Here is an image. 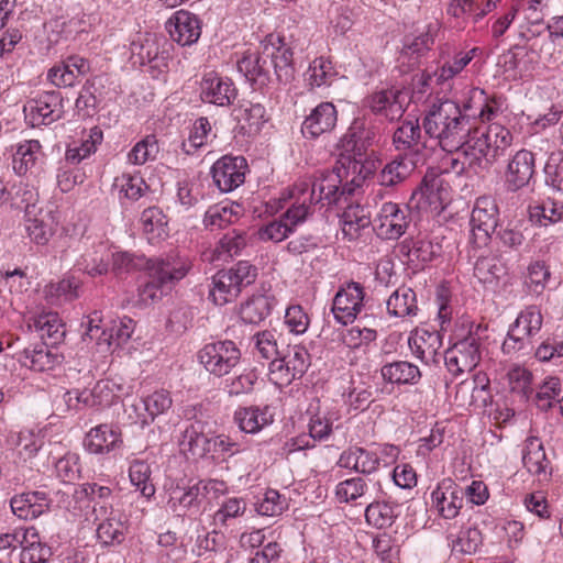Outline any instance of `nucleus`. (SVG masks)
Masks as SVG:
<instances>
[{
	"mask_svg": "<svg viewBox=\"0 0 563 563\" xmlns=\"http://www.w3.org/2000/svg\"><path fill=\"white\" fill-rule=\"evenodd\" d=\"M465 103L463 109L451 99L432 102L423 117L424 133L446 152H455L467 162L471 169L493 166L511 146L514 135L509 129L493 122L486 128H475Z\"/></svg>",
	"mask_w": 563,
	"mask_h": 563,
	"instance_id": "f257e3e1",
	"label": "nucleus"
},
{
	"mask_svg": "<svg viewBox=\"0 0 563 563\" xmlns=\"http://www.w3.org/2000/svg\"><path fill=\"white\" fill-rule=\"evenodd\" d=\"M257 276V268L247 261H240L229 269L219 271L212 277V287L209 298L218 306L233 301L242 288L253 284Z\"/></svg>",
	"mask_w": 563,
	"mask_h": 563,
	"instance_id": "f03ea898",
	"label": "nucleus"
},
{
	"mask_svg": "<svg viewBox=\"0 0 563 563\" xmlns=\"http://www.w3.org/2000/svg\"><path fill=\"white\" fill-rule=\"evenodd\" d=\"M542 322L540 309L527 307L510 325L501 345L503 352L510 356L529 354L533 350L532 338L541 330Z\"/></svg>",
	"mask_w": 563,
	"mask_h": 563,
	"instance_id": "7ed1b4c3",
	"label": "nucleus"
},
{
	"mask_svg": "<svg viewBox=\"0 0 563 563\" xmlns=\"http://www.w3.org/2000/svg\"><path fill=\"white\" fill-rule=\"evenodd\" d=\"M499 209L490 196H481L475 200L470 219V244L473 250L488 245L498 223Z\"/></svg>",
	"mask_w": 563,
	"mask_h": 563,
	"instance_id": "20e7f679",
	"label": "nucleus"
},
{
	"mask_svg": "<svg viewBox=\"0 0 563 563\" xmlns=\"http://www.w3.org/2000/svg\"><path fill=\"white\" fill-rule=\"evenodd\" d=\"M197 356L209 374L223 377L240 363L241 351L233 341L224 340L206 344Z\"/></svg>",
	"mask_w": 563,
	"mask_h": 563,
	"instance_id": "39448f33",
	"label": "nucleus"
},
{
	"mask_svg": "<svg viewBox=\"0 0 563 563\" xmlns=\"http://www.w3.org/2000/svg\"><path fill=\"white\" fill-rule=\"evenodd\" d=\"M340 168L319 172L312 181H309L310 202L321 206H331L338 203L343 196L353 194L354 188L350 185L342 186V176Z\"/></svg>",
	"mask_w": 563,
	"mask_h": 563,
	"instance_id": "423d86ee",
	"label": "nucleus"
},
{
	"mask_svg": "<svg viewBox=\"0 0 563 563\" xmlns=\"http://www.w3.org/2000/svg\"><path fill=\"white\" fill-rule=\"evenodd\" d=\"M95 521H99L97 527V538L104 545L120 544L128 531V518L125 514L112 507V505H101L97 503L92 506Z\"/></svg>",
	"mask_w": 563,
	"mask_h": 563,
	"instance_id": "0eeeda50",
	"label": "nucleus"
},
{
	"mask_svg": "<svg viewBox=\"0 0 563 563\" xmlns=\"http://www.w3.org/2000/svg\"><path fill=\"white\" fill-rule=\"evenodd\" d=\"M37 192L30 191L27 207H25L24 227L32 242L46 245L54 235L57 219L52 210L36 206Z\"/></svg>",
	"mask_w": 563,
	"mask_h": 563,
	"instance_id": "6e6552de",
	"label": "nucleus"
},
{
	"mask_svg": "<svg viewBox=\"0 0 563 563\" xmlns=\"http://www.w3.org/2000/svg\"><path fill=\"white\" fill-rule=\"evenodd\" d=\"M27 122L34 128L48 125L62 118L63 98L59 91H44L30 99L24 106Z\"/></svg>",
	"mask_w": 563,
	"mask_h": 563,
	"instance_id": "1a4fd4ad",
	"label": "nucleus"
},
{
	"mask_svg": "<svg viewBox=\"0 0 563 563\" xmlns=\"http://www.w3.org/2000/svg\"><path fill=\"white\" fill-rule=\"evenodd\" d=\"M410 211L394 202H385L376 218L373 229L384 240H397L402 236L410 223Z\"/></svg>",
	"mask_w": 563,
	"mask_h": 563,
	"instance_id": "9d476101",
	"label": "nucleus"
},
{
	"mask_svg": "<svg viewBox=\"0 0 563 563\" xmlns=\"http://www.w3.org/2000/svg\"><path fill=\"white\" fill-rule=\"evenodd\" d=\"M479 361V339L475 335H468L456 342L444 354L445 366L455 377L473 371Z\"/></svg>",
	"mask_w": 563,
	"mask_h": 563,
	"instance_id": "9b49d317",
	"label": "nucleus"
},
{
	"mask_svg": "<svg viewBox=\"0 0 563 563\" xmlns=\"http://www.w3.org/2000/svg\"><path fill=\"white\" fill-rule=\"evenodd\" d=\"M536 173V157L531 151L519 150L508 161L504 173V188L515 194L526 188Z\"/></svg>",
	"mask_w": 563,
	"mask_h": 563,
	"instance_id": "f8f14e48",
	"label": "nucleus"
},
{
	"mask_svg": "<svg viewBox=\"0 0 563 563\" xmlns=\"http://www.w3.org/2000/svg\"><path fill=\"white\" fill-rule=\"evenodd\" d=\"M217 481L208 483L199 481L192 485L172 488L168 494L167 507L177 516H185L188 510H198L202 498L206 497L209 489H217Z\"/></svg>",
	"mask_w": 563,
	"mask_h": 563,
	"instance_id": "ddd939ff",
	"label": "nucleus"
},
{
	"mask_svg": "<svg viewBox=\"0 0 563 563\" xmlns=\"http://www.w3.org/2000/svg\"><path fill=\"white\" fill-rule=\"evenodd\" d=\"M364 288L360 283L351 282L339 289L332 302L334 319L341 324L352 323L363 308Z\"/></svg>",
	"mask_w": 563,
	"mask_h": 563,
	"instance_id": "4468645a",
	"label": "nucleus"
},
{
	"mask_svg": "<svg viewBox=\"0 0 563 563\" xmlns=\"http://www.w3.org/2000/svg\"><path fill=\"white\" fill-rule=\"evenodd\" d=\"M553 41L538 40L528 48L516 47L505 55V66L509 69L520 68L525 71L533 69V65L543 60L551 63L553 59Z\"/></svg>",
	"mask_w": 563,
	"mask_h": 563,
	"instance_id": "2eb2a0df",
	"label": "nucleus"
},
{
	"mask_svg": "<svg viewBox=\"0 0 563 563\" xmlns=\"http://www.w3.org/2000/svg\"><path fill=\"white\" fill-rule=\"evenodd\" d=\"M246 167L244 157L225 155L211 168L213 181L222 192H230L244 183Z\"/></svg>",
	"mask_w": 563,
	"mask_h": 563,
	"instance_id": "dca6fc26",
	"label": "nucleus"
},
{
	"mask_svg": "<svg viewBox=\"0 0 563 563\" xmlns=\"http://www.w3.org/2000/svg\"><path fill=\"white\" fill-rule=\"evenodd\" d=\"M170 38L181 46L195 44L201 35V21L185 10L176 11L165 25Z\"/></svg>",
	"mask_w": 563,
	"mask_h": 563,
	"instance_id": "f3484780",
	"label": "nucleus"
},
{
	"mask_svg": "<svg viewBox=\"0 0 563 563\" xmlns=\"http://www.w3.org/2000/svg\"><path fill=\"white\" fill-rule=\"evenodd\" d=\"M148 276H156L170 288L183 279L191 267V262L186 256L169 253L164 257L150 258Z\"/></svg>",
	"mask_w": 563,
	"mask_h": 563,
	"instance_id": "a211bd4d",
	"label": "nucleus"
},
{
	"mask_svg": "<svg viewBox=\"0 0 563 563\" xmlns=\"http://www.w3.org/2000/svg\"><path fill=\"white\" fill-rule=\"evenodd\" d=\"M236 98V89L229 78H223L214 71L206 74L201 81V99L203 102L219 107H228Z\"/></svg>",
	"mask_w": 563,
	"mask_h": 563,
	"instance_id": "6ab92c4d",
	"label": "nucleus"
},
{
	"mask_svg": "<svg viewBox=\"0 0 563 563\" xmlns=\"http://www.w3.org/2000/svg\"><path fill=\"white\" fill-rule=\"evenodd\" d=\"M464 498V488L450 478L443 479L432 493L433 504L439 514L445 519H453L459 515Z\"/></svg>",
	"mask_w": 563,
	"mask_h": 563,
	"instance_id": "aec40b11",
	"label": "nucleus"
},
{
	"mask_svg": "<svg viewBox=\"0 0 563 563\" xmlns=\"http://www.w3.org/2000/svg\"><path fill=\"white\" fill-rule=\"evenodd\" d=\"M225 442L221 437L209 438L202 430V424H189L181 432L179 446L183 452H189L192 456L202 457L217 446L225 450Z\"/></svg>",
	"mask_w": 563,
	"mask_h": 563,
	"instance_id": "412c9836",
	"label": "nucleus"
},
{
	"mask_svg": "<svg viewBox=\"0 0 563 563\" xmlns=\"http://www.w3.org/2000/svg\"><path fill=\"white\" fill-rule=\"evenodd\" d=\"M408 93L400 89H385L368 98V107L376 114H382L389 121L398 120L405 112Z\"/></svg>",
	"mask_w": 563,
	"mask_h": 563,
	"instance_id": "4be33fe9",
	"label": "nucleus"
},
{
	"mask_svg": "<svg viewBox=\"0 0 563 563\" xmlns=\"http://www.w3.org/2000/svg\"><path fill=\"white\" fill-rule=\"evenodd\" d=\"M338 111L332 102H321L306 117L301 132L306 137L316 139L331 132L336 125Z\"/></svg>",
	"mask_w": 563,
	"mask_h": 563,
	"instance_id": "5701e85b",
	"label": "nucleus"
},
{
	"mask_svg": "<svg viewBox=\"0 0 563 563\" xmlns=\"http://www.w3.org/2000/svg\"><path fill=\"white\" fill-rule=\"evenodd\" d=\"M408 345L411 353L424 364H435L439 362V350L442 346V340L437 331L417 329L411 332L408 339Z\"/></svg>",
	"mask_w": 563,
	"mask_h": 563,
	"instance_id": "b1692460",
	"label": "nucleus"
},
{
	"mask_svg": "<svg viewBox=\"0 0 563 563\" xmlns=\"http://www.w3.org/2000/svg\"><path fill=\"white\" fill-rule=\"evenodd\" d=\"M49 504L47 494L42 490L22 493L10 501L12 512L23 520L36 519L48 510Z\"/></svg>",
	"mask_w": 563,
	"mask_h": 563,
	"instance_id": "393cba45",
	"label": "nucleus"
},
{
	"mask_svg": "<svg viewBox=\"0 0 563 563\" xmlns=\"http://www.w3.org/2000/svg\"><path fill=\"white\" fill-rule=\"evenodd\" d=\"M309 183L300 180L296 183L289 190V198L294 200L291 206L284 213L283 219L291 227V229L306 220L310 213L313 202H310Z\"/></svg>",
	"mask_w": 563,
	"mask_h": 563,
	"instance_id": "a878e982",
	"label": "nucleus"
},
{
	"mask_svg": "<svg viewBox=\"0 0 563 563\" xmlns=\"http://www.w3.org/2000/svg\"><path fill=\"white\" fill-rule=\"evenodd\" d=\"M121 443V431L118 424H97L86 434L85 445L91 453H104Z\"/></svg>",
	"mask_w": 563,
	"mask_h": 563,
	"instance_id": "bb28decb",
	"label": "nucleus"
},
{
	"mask_svg": "<svg viewBox=\"0 0 563 563\" xmlns=\"http://www.w3.org/2000/svg\"><path fill=\"white\" fill-rule=\"evenodd\" d=\"M522 463L527 471L539 478L547 481L550 476L548 472L549 461L545 456L542 442L538 437H529L522 455Z\"/></svg>",
	"mask_w": 563,
	"mask_h": 563,
	"instance_id": "cd10ccee",
	"label": "nucleus"
},
{
	"mask_svg": "<svg viewBox=\"0 0 563 563\" xmlns=\"http://www.w3.org/2000/svg\"><path fill=\"white\" fill-rule=\"evenodd\" d=\"M280 45L275 47L274 44L269 47L264 46V54L271 59L269 64L273 65L277 80L282 84H288L292 80L295 68L292 66V51L278 38Z\"/></svg>",
	"mask_w": 563,
	"mask_h": 563,
	"instance_id": "c85d7f7f",
	"label": "nucleus"
},
{
	"mask_svg": "<svg viewBox=\"0 0 563 563\" xmlns=\"http://www.w3.org/2000/svg\"><path fill=\"white\" fill-rule=\"evenodd\" d=\"M276 305L277 299L272 294L254 295L241 306L240 317L245 323L258 324L271 314Z\"/></svg>",
	"mask_w": 563,
	"mask_h": 563,
	"instance_id": "c756f323",
	"label": "nucleus"
},
{
	"mask_svg": "<svg viewBox=\"0 0 563 563\" xmlns=\"http://www.w3.org/2000/svg\"><path fill=\"white\" fill-rule=\"evenodd\" d=\"M21 548V563H46L52 556L51 548L41 541L37 530L33 527L23 531Z\"/></svg>",
	"mask_w": 563,
	"mask_h": 563,
	"instance_id": "7c9ffc66",
	"label": "nucleus"
},
{
	"mask_svg": "<svg viewBox=\"0 0 563 563\" xmlns=\"http://www.w3.org/2000/svg\"><path fill=\"white\" fill-rule=\"evenodd\" d=\"M34 328L38 332L45 346H56L64 341L65 325L55 312L38 316L34 320Z\"/></svg>",
	"mask_w": 563,
	"mask_h": 563,
	"instance_id": "2f4dec72",
	"label": "nucleus"
},
{
	"mask_svg": "<svg viewBox=\"0 0 563 563\" xmlns=\"http://www.w3.org/2000/svg\"><path fill=\"white\" fill-rule=\"evenodd\" d=\"M380 374L385 382L398 385H415L421 378L419 367L407 361L385 364L380 368Z\"/></svg>",
	"mask_w": 563,
	"mask_h": 563,
	"instance_id": "473e14b6",
	"label": "nucleus"
},
{
	"mask_svg": "<svg viewBox=\"0 0 563 563\" xmlns=\"http://www.w3.org/2000/svg\"><path fill=\"white\" fill-rule=\"evenodd\" d=\"M415 167L412 158L399 155L384 166L378 175V183L385 187H394L409 177Z\"/></svg>",
	"mask_w": 563,
	"mask_h": 563,
	"instance_id": "72a5a7b5",
	"label": "nucleus"
},
{
	"mask_svg": "<svg viewBox=\"0 0 563 563\" xmlns=\"http://www.w3.org/2000/svg\"><path fill=\"white\" fill-rule=\"evenodd\" d=\"M142 231L148 242L153 243L167 235V218L158 207H148L140 217Z\"/></svg>",
	"mask_w": 563,
	"mask_h": 563,
	"instance_id": "f704fd0d",
	"label": "nucleus"
},
{
	"mask_svg": "<svg viewBox=\"0 0 563 563\" xmlns=\"http://www.w3.org/2000/svg\"><path fill=\"white\" fill-rule=\"evenodd\" d=\"M266 110L261 103L243 102L236 110L235 118L240 130L247 135L256 134L266 121Z\"/></svg>",
	"mask_w": 563,
	"mask_h": 563,
	"instance_id": "c9c22d12",
	"label": "nucleus"
},
{
	"mask_svg": "<svg viewBox=\"0 0 563 563\" xmlns=\"http://www.w3.org/2000/svg\"><path fill=\"white\" fill-rule=\"evenodd\" d=\"M387 310L396 317H415L418 313L416 292L401 286L397 288L387 300Z\"/></svg>",
	"mask_w": 563,
	"mask_h": 563,
	"instance_id": "e433bc0d",
	"label": "nucleus"
},
{
	"mask_svg": "<svg viewBox=\"0 0 563 563\" xmlns=\"http://www.w3.org/2000/svg\"><path fill=\"white\" fill-rule=\"evenodd\" d=\"M107 385L97 383L92 390L74 388L64 394L65 406L68 411H81L101 404L98 393H102Z\"/></svg>",
	"mask_w": 563,
	"mask_h": 563,
	"instance_id": "4c0bfd02",
	"label": "nucleus"
},
{
	"mask_svg": "<svg viewBox=\"0 0 563 563\" xmlns=\"http://www.w3.org/2000/svg\"><path fill=\"white\" fill-rule=\"evenodd\" d=\"M41 147L37 140H27L20 143L12 159L13 170L18 175H25L31 170L37 162Z\"/></svg>",
	"mask_w": 563,
	"mask_h": 563,
	"instance_id": "58836bf2",
	"label": "nucleus"
},
{
	"mask_svg": "<svg viewBox=\"0 0 563 563\" xmlns=\"http://www.w3.org/2000/svg\"><path fill=\"white\" fill-rule=\"evenodd\" d=\"M239 69L254 82L264 85L268 80L269 62L264 52L262 54H249L239 62Z\"/></svg>",
	"mask_w": 563,
	"mask_h": 563,
	"instance_id": "ea45409f",
	"label": "nucleus"
},
{
	"mask_svg": "<svg viewBox=\"0 0 563 563\" xmlns=\"http://www.w3.org/2000/svg\"><path fill=\"white\" fill-rule=\"evenodd\" d=\"M102 139V131L98 126L90 129L87 136H82L80 145L74 143V145L68 146L65 155L66 161L70 164H79L96 151L97 144H100Z\"/></svg>",
	"mask_w": 563,
	"mask_h": 563,
	"instance_id": "a19ab883",
	"label": "nucleus"
},
{
	"mask_svg": "<svg viewBox=\"0 0 563 563\" xmlns=\"http://www.w3.org/2000/svg\"><path fill=\"white\" fill-rule=\"evenodd\" d=\"M371 224L368 212L360 205H350L342 214V231L350 239L357 236L360 230Z\"/></svg>",
	"mask_w": 563,
	"mask_h": 563,
	"instance_id": "79ce46f5",
	"label": "nucleus"
},
{
	"mask_svg": "<svg viewBox=\"0 0 563 563\" xmlns=\"http://www.w3.org/2000/svg\"><path fill=\"white\" fill-rule=\"evenodd\" d=\"M529 213L530 219L540 225L555 224L563 220V203L549 198L530 207Z\"/></svg>",
	"mask_w": 563,
	"mask_h": 563,
	"instance_id": "37998d69",
	"label": "nucleus"
},
{
	"mask_svg": "<svg viewBox=\"0 0 563 563\" xmlns=\"http://www.w3.org/2000/svg\"><path fill=\"white\" fill-rule=\"evenodd\" d=\"M241 213L242 207L239 203L216 205L207 210L203 222L207 227L221 229L235 221Z\"/></svg>",
	"mask_w": 563,
	"mask_h": 563,
	"instance_id": "c03bdc74",
	"label": "nucleus"
},
{
	"mask_svg": "<svg viewBox=\"0 0 563 563\" xmlns=\"http://www.w3.org/2000/svg\"><path fill=\"white\" fill-rule=\"evenodd\" d=\"M246 246V234L243 231L232 230L225 233L218 242L214 254L218 260L227 261L241 253Z\"/></svg>",
	"mask_w": 563,
	"mask_h": 563,
	"instance_id": "a18cd8bd",
	"label": "nucleus"
},
{
	"mask_svg": "<svg viewBox=\"0 0 563 563\" xmlns=\"http://www.w3.org/2000/svg\"><path fill=\"white\" fill-rule=\"evenodd\" d=\"M532 373L527 368L515 365L507 373L509 388L525 401H528L533 395Z\"/></svg>",
	"mask_w": 563,
	"mask_h": 563,
	"instance_id": "49530a36",
	"label": "nucleus"
},
{
	"mask_svg": "<svg viewBox=\"0 0 563 563\" xmlns=\"http://www.w3.org/2000/svg\"><path fill=\"white\" fill-rule=\"evenodd\" d=\"M441 29L440 22L435 19L426 25V30L413 38L407 37L404 44V52L406 54L420 55L431 48L434 38Z\"/></svg>",
	"mask_w": 563,
	"mask_h": 563,
	"instance_id": "de8ad7c7",
	"label": "nucleus"
},
{
	"mask_svg": "<svg viewBox=\"0 0 563 563\" xmlns=\"http://www.w3.org/2000/svg\"><path fill=\"white\" fill-rule=\"evenodd\" d=\"M505 273V266L495 256H479L474 265V276L482 284H493Z\"/></svg>",
	"mask_w": 563,
	"mask_h": 563,
	"instance_id": "09e8293b",
	"label": "nucleus"
},
{
	"mask_svg": "<svg viewBox=\"0 0 563 563\" xmlns=\"http://www.w3.org/2000/svg\"><path fill=\"white\" fill-rule=\"evenodd\" d=\"M421 128L418 120H406L394 132L393 141L398 150H407L420 144Z\"/></svg>",
	"mask_w": 563,
	"mask_h": 563,
	"instance_id": "8fccbe9b",
	"label": "nucleus"
},
{
	"mask_svg": "<svg viewBox=\"0 0 563 563\" xmlns=\"http://www.w3.org/2000/svg\"><path fill=\"white\" fill-rule=\"evenodd\" d=\"M130 481L141 494L150 498L155 494V487L151 482V467L144 461H133L129 468Z\"/></svg>",
	"mask_w": 563,
	"mask_h": 563,
	"instance_id": "3c124183",
	"label": "nucleus"
},
{
	"mask_svg": "<svg viewBox=\"0 0 563 563\" xmlns=\"http://www.w3.org/2000/svg\"><path fill=\"white\" fill-rule=\"evenodd\" d=\"M151 261L143 255L130 252H117L112 255V268L118 275L147 269Z\"/></svg>",
	"mask_w": 563,
	"mask_h": 563,
	"instance_id": "603ef678",
	"label": "nucleus"
},
{
	"mask_svg": "<svg viewBox=\"0 0 563 563\" xmlns=\"http://www.w3.org/2000/svg\"><path fill=\"white\" fill-rule=\"evenodd\" d=\"M307 80L311 87L331 85L336 76L332 63L323 57L316 58L307 70Z\"/></svg>",
	"mask_w": 563,
	"mask_h": 563,
	"instance_id": "864d4df0",
	"label": "nucleus"
},
{
	"mask_svg": "<svg viewBox=\"0 0 563 563\" xmlns=\"http://www.w3.org/2000/svg\"><path fill=\"white\" fill-rule=\"evenodd\" d=\"M477 47L468 52H459L452 59L445 62L434 74L438 81H446L460 74L474 58Z\"/></svg>",
	"mask_w": 563,
	"mask_h": 563,
	"instance_id": "5fc2aeb1",
	"label": "nucleus"
},
{
	"mask_svg": "<svg viewBox=\"0 0 563 563\" xmlns=\"http://www.w3.org/2000/svg\"><path fill=\"white\" fill-rule=\"evenodd\" d=\"M159 146L155 135H146L139 141L128 154V162L133 165H143L156 158Z\"/></svg>",
	"mask_w": 563,
	"mask_h": 563,
	"instance_id": "6e6d98bb",
	"label": "nucleus"
},
{
	"mask_svg": "<svg viewBox=\"0 0 563 563\" xmlns=\"http://www.w3.org/2000/svg\"><path fill=\"white\" fill-rule=\"evenodd\" d=\"M365 518L368 525L377 529L387 528L396 518L395 508L388 503H372L366 507Z\"/></svg>",
	"mask_w": 563,
	"mask_h": 563,
	"instance_id": "4d7b16f0",
	"label": "nucleus"
},
{
	"mask_svg": "<svg viewBox=\"0 0 563 563\" xmlns=\"http://www.w3.org/2000/svg\"><path fill=\"white\" fill-rule=\"evenodd\" d=\"M285 366L291 372L295 379L302 377L310 365L308 351L300 345L289 347L287 354L280 357Z\"/></svg>",
	"mask_w": 563,
	"mask_h": 563,
	"instance_id": "13d9d810",
	"label": "nucleus"
},
{
	"mask_svg": "<svg viewBox=\"0 0 563 563\" xmlns=\"http://www.w3.org/2000/svg\"><path fill=\"white\" fill-rule=\"evenodd\" d=\"M401 250L410 261H419L421 263L431 262L437 254L432 242L424 239L405 240Z\"/></svg>",
	"mask_w": 563,
	"mask_h": 563,
	"instance_id": "bf43d9fd",
	"label": "nucleus"
},
{
	"mask_svg": "<svg viewBox=\"0 0 563 563\" xmlns=\"http://www.w3.org/2000/svg\"><path fill=\"white\" fill-rule=\"evenodd\" d=\"M80 271L89 276L103 275L108 272V255L103 251L87 252L77 263Z\"/></svg>",
	"mask_w": 563,
	"mask_h": 563,
	"instance_id": "052dcab7",
	"label": "nucleus"
},
{
	"mask_svg": "<svg viewBox=\"0 0 563 563\" xmlns=\"http://www.w3.org/2000/svg\"><path fill=\"white\" fill-rule=\"evenodd\" d=\"M79 282L75 278H64L46 287V296L55 301H73L78 298Z\"/></svg>",
	"mask_w": 563,
	"mask_h": 563,
	"instance_id": "680f3d73",
	"label": "nucleus"
},
{
	"mask_svg": "<svg viewBox=\"0 0 563 563\" xmlns=\"http://www.w3.org/2000/svg\"><path fill=\"white\" fill-rule=\"evenodd\" d=\"M112 496V490L108 486H102L97 483H85L75 490L74 497L78 500L88 499L93 505L100 503L101 505H110L109 499Z\"/></svg>",
	"mask_w": 563,
	"mask_h": 563,
	"instance_id": "e2e57ef3",
	"label": "nucleus"
},
{
	"mask_svg": "<svg viewBox=\"0 0 563 563\" xmlns=\"http://www.w3.org/2000/svg\"><path fill=\"white\" fill-rule=\"evenodd\" d=\"M367 484L362 477L349 478L336 485L335 496L341 503H349L362 497Z\"/></svg>",
	"mask_w": 563,
	"mask_h": 563,
	"instance_id": "0e129e2a",
	"label": "nucleus"
},
{
	"mask_svg": "<svg viewBox=\"0 0 563 563\" xmlns=\"http://www.w3.org/2000/svg\"><path fill=\"white\" fill-rule=\"evenodd\" d=\"M551 274L544 262L536 261L528 266L527 286L534 294H541Z\"/></svg>",
	"mask_w": 563,
	"mask_h": 563,
	"instance_id": "69168bd1",
	"label": "nucleus"
},
{
	"mask_svg": "<svg viewBox=\"0 0 563 563\" xmlns=\"http://www.w3.org/2000/svg\"><path fill=\"white\" fill-rule=\"evenodd\" d=\"M44 437L45 430L43 428H38V424L24 426L18 432L16 444L30 452H36L41 449Z\"/></svg>",
	"mask_w": 563,
	"mask_h": 563,
	"instance_id": "338daca9",
	"label": "nucleus"
},
{
	"mask_svg": "<svg viewBox=\"0 0 563 563\" xmlns=\"http://www.w3.org/2000/svg\"><path fill=\"white\" fill-rule=\"evenodd\" d=\"M483 542L482 532L476 527L467 528L461 531L453 543V549L463 554L475 553Z\"/></svg>",
	"mask_w": 563,
	"mask_h": 563,
	"instance_id": "774afa93",
	"label": "nucleus"
}]
</instances>
